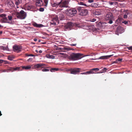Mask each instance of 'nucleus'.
<instances>
[{
    "instance_id": "1",
    "label": "nucleus",
    "mask_w": 132,
    "mask_h": 132,
    "mask_svg": "<svg viewBox=\"0 0 132 132\" xmlns=\"http://www.w3.org/2000/svg\"><path fill=\"white\" fill-rule=\"evenodd\" d=\"M83 54L79 53H73L70 56V58L72 60H75L79 59L83 57Z\"/></svg>"
},
{
    "instance_id": "2",
    "label": "nucleus",
    "mask_w": 132,
    "mask_h": 132,
    "mask_svg": "<svg viewBox=\"0 0 132 132\" xmlns=\"http://www.w3.org/2000/svg\"><path fill=\"white\" fill-rule=\"evenodd\" d=\"M106 20L109 21L108 23L110 24H112L113 23L112 20L113 19V14L110 12H108L106 14L104 18Z\"/></svg>"
},
{
    "instance_id": "3",
    "label": "nucleus",
    "mask_w": 132,
    "mask_h": 132,
    "mask_svg": "<svg viewBox=\"0 0 132 132\" xmlns=\"http://www.w3.org/2000/svg\"><path fill=\"white\" fill-rule=\"evenodd\" d=\"M77 10L79 12V14L80 15L85 16L88 14V10L86 9H82L81 7H78Z\"/></svg>"
},
{
    "instance_id": "4",
    "label": "nucleus",
    "mask_w": 132,
    "mask_h": 132,
    "mask_svg": "<svg viewBox=\"0 0 132 132\" xmlns=\"http://www.w3.org/2000/svg\"><path fill=\"white\" fill-rule=\"evenodd\" d=\"M17 17L21 19H24L26 16V13L23 10H21L19 13H18L16 15Z\"/></svg>"
},
{
    "instance_id": "5",
    "label": "nucleus",
    "mask_w": 132,
    "mask_h": 132,
    "mask_svg": "<svg viewBox=\"0 0 132 132\" xmlns=\"http://www.w3.org/2000/svg\"><path fill=\"white\" fill-rule=\"evenodd\" d=\"M45 64L43 63H37L34 64V68L37 70H39L44 67Z\"/></svg>"
},
{
    "instance_id": "6",
    "label": "nucleus",
    "mask_w": 132,
    "mask_h": 132,
    "mask_svg": "<svg viewBox=\"0 0 132 132\" xmlns=\"http://www.w3.org/2000/svg\"><path fill=\"white\" fill-rule=\"evenodd\" d=\"M1 17L2 18L1 20L3 23H10V22L8 21V19L6 17V15L5 14H0Z\"/></svg>"
},
{
    "instance_id": "7",
    "label": "nucleus",
    "mask_w": 132,
    "mask_h": 132,
    "mask_svg": "<svg viewBox=\"0 0 132 132\" xmlns=\"http://www.w3.org/2000/svg\"><path fill=\"white\" fill-rule=\"evenodd\" d=\"M68 11L67 13L68 15L71 17L74 16L77 13V10L74 9H69L68 10Z\"/></svg>"
},
{
    "instance_id": "8",
    "label": "nucleus",
    "mask_w": 132,
    "mask_h": 132,
    "mask_svg": "<svg viewBox=\"0 0 132 132\" xmlns=\"http://www.w3.org/2000/svg\"><path fill=\"white\" fill-rule=\"evenodd\" d=\"M80 69L79 68L71 69L70 70V71L71 74L74 75L78 74L80 71Z\"/></svg>"
},
{
    "instance_id": "9",
    "label": "nucleus",
    "mask_w": 132,
    "mask_h": 132,
    "mask_svg": "<svg viewBox=\"0 0 132 132\" xmlns=\"http://www.w3.org/2000/svg\"><path fill=\"white\" fill-rule=\"evenodd\" d=\"M13 48L14 51L18 53L21 51L22 47L19 46L14 45L13 47Z\"/></svg>"
},
{
    "instance_id": "10",
    "label": "nucleus",
    "mask_w": 132,
    "mask_h": 132,
    "mask_svg": "<svg viewBox=\"0 0 132 132\" xmlns=\"http://www.w3.org/2000/svg\"><path fill=\"white\" fill-rule=\"evenodd\" d=\"M61 1V3L59 6L60 7H68V1Z\"/></svg>"
},
{
    "instance_id": "11",
    "label": "nucleus",
    "mask_w": 132,
    "mask_h": 132,
    "mask_svg": "<svg viewBox=\"0 0 132 132\" xmlns=\"http://www.w3.org/2000/svg\"><path fill=\"white\" fill-rule=\"evenodd\" d=\"M102 11L99 9H97L93 11V14L94 15H99L101 14Z\"/></svg>"
},
{
    "instance_id": "12",
    "label": "nucleus",
    "mask_w": 132,
    "mask_h": 132,
    "mask_svg": "<svg viewBox=\"0 0 132 132\" xmlns=\"http://www.w3.org/2000/svg\"><path fill=\"white\" fill-rule=\"evenodd\" d=\"M35 1L37 6H41L43 5V3L42 0H35Z\"/></svg>"
},
{
    "instance_id": "13",
    "label": "nucleus",
    "mask_w": 132,
    "mask_h": 132,
    "mask_svg": "<svg viewBox=\"0 0 132 132\" xmlns=\"http://www.w3.org/2000/svg\"><path fill=\"white\" fill-rule=\"evenodd\" d=\"M99 70V69L98 68H93L92 69L88 71V74H93L95 73V72H93V71H95V72Z\"/></svg>"
},
{
    "instance_id": "14",
    "label": "nucleus",
    "mask_w": 132,
    "mask_h": 132,
    "mask_svg": "<svg viewBox=\"0 0 132 132\" xmlns=\"http://www.w3.org/2000/svg\"><path fill=\"white\" fill-rule=\"evenodd\" d=\"M74 25V24L71 22H68L66 25L67 28H72L73 26Z\"/></svg>"
},
{
    "instance_id": "15",
    "label": "nucleus",
    "mask_w": 132,
    "mask_h": 132,
    "mask_svg": "<svg viewBox=\"0 0 132 132\" xmlns=\"http://www.w3.org/2000/svg\"><path fill=\"white\" fill-rule=\"evenodd\" d=\"M113 55H109L104 56H101L99 58V59H107L108 58L111 57L112 56H113Z\"/></svg>"
},
{
    "instance_id": "16",
    "label": "nucleus",
    "mask_w": 132,
    "mask_h": 132,
    "mask_svg": "<svg viewBox=\"0 0 132 132\" xmlns=\"http://www.w3.org/2000/svg\"><path fill=\"white\" fill-rule=\"evenodd\" d=\"M6 4L10 8L14 6L13 3L12 1H7Z\"/></svg>"
},
{
    "instance_id": "17",
    "label": "nucleus",
    "mask_w": 132,
    "mask_h": 132,
    "mask_svg": "<svg viewBox=\"0 0 132 132\" xmlns=\"http://www.w3.org/2000/svg\"><path fill=\"white\" fill-rule=\"evenodd\" d=\"M59 18L60 20H63L64 18V13L62 12H60L59 15Z\"/></svg>"
},
{
    "instance_id": "18",
    "label": "nucleus",
    "mask_w": 132,
    "mask_h": 132,
    "mask_svg": "<svg viewBox=\"0 0 132 132\" xmlns=\"http://www.w3.org/2000/svg\"><path fill=\"white\" fill-rule=\"evenodd\" d=\"M21 68L23 69H25L27 70L30 69L31 68V66L30 65H28L27 66H22L21 67Z\"/></svg>"
},
{
    "instance_id": "19",
    "label": "nucleus",
    "mask_w": 132,
    "mask_h": 132,
    "mask_svg": "<svg viewBox=\"0 0 132 132\" xmlns=\"http://www.w3.org/2000/svg\"><path fill=\"white\" fill-rule=\"evenodd\" d=\"M52 21L54 22H56L57 23H59V21L58 19V18L57 16H55L52 19Z\"/></svg>"
},
{
    "instance_id": "20",
    "label": "nucleus",
    "mask_w": 132,
    "mask_h": 132,
    "mask_svg": "<svg viewBox=\"0 0 132 132\" xmlns=\"http://www.w3.org/2000/svg\"><path fill=\"white\" fill-rule=\"evenodd\" d=\"M33 25L34 26L40 28L43 26L42 24H38L36 23H33Z\"/></svg>"
},
{
    "instance_id": "21",
    "label": "nucleus",
    "mask_w": 132,
    "mask_h": 132,
    "mask_svg": "<svg viewBox=\"0 0 132 132\" xmlns=\"http://www.w3.org/2000/svg\"><path fill=\"white\" fill-rule=\"evenodd\" d=\"M123 28L122 27L119 26L117 27L116 29V31L118 33H120L121 32V30H122Z\"/></svg>"
},
{
    "instance_id": "22",
    "label": "nucleus",
    "mask_w": 132,
    "mask_h": 132,
    "mask_svg": "<svg viewBox=\"0 0 132 132\" xmlns=\"http://www.w3.org/2000/svg\"><path fill=\"white\" fill-rule=\"evenodd\" d=\"M0 48L1 49H2L3 50H6V51H9V50L8 47V46H1L0 47Z\"/></svg>"
},
{
    "instance_id": "23",
    "label": "nucleus",
    "mask_w": 132,
    "mask_h": 132,
    "mask_svg": "<svg viewBox=\"0 0 132 132\" xmlns=\"http://www.w3.org/2000/svg\"><path fill=\"white\" fill-rule=\"evenodd\" d=\"M59 69L58 68H52L50 70V71L52 72H54L58 70Z\"/></svg>"
},
{
    "instance_id": "24",
    "label": "nucleus",
    "mask_w": 132,
    "mask_h": 132,
    "mask_svg": "<svg viewBox=\"0 0 132 132\" xmlns=\"http://www.w3.org/2000/svg\"><path fill=\"white\" fill-rule=\"evenodd\" d=\"M47 57L48 58L54 59L55 58V57L53 55H50L49 54H47L46 55Z\"/></svg>"
},
{
    "instance_id": "25",
    "label": "nucleus",
    "mask_w": 132,
    "mask_h": 132,
    "mask_svg": "<svg viewBox=\"0 0 132 132\" xmlns=\"http://www.w3.org/2000/svg\"><path fill=\"white\" fill-rule=\"evenodd\" d=\"M51 5L53 7H55L59 5V4L55 3H51Z\"/></svg>"
},
{
    "instance_id": "26",
    "label": "nucleus",
    "mask_w": 132,
    "mask_h": 132,
    "mask_svg": "<svg viewBox=\"0 0 132 132\" xmlns=\"http://www.w3.org/2000/svg\"><path fill=\"white\" fill-rule=\"evenodd\" d=\"M7 70L8 71V72L9 71H11L13 72L14 71V68L12 67H11L10 68L7 69Z\"/></svg>"
},
{
    "instance_id": "27",
    "label": "nucleus",
    "mask_w": 132,
    "mask_h": 132,
    "mask_svg": "<svg viewBox=\"0 0 132 132\" xmlns=\"http://www.w3.org/2000/svg\"><path fill=\"white\" fill-rule=\"evenodd\" d=\"M44 2L45 4L44 6L46 7L47 6V5L48 3V0H44Z\"/></svg>"
},
{
    "instance_id": "28",
    "label": "nucleus",
    "mask_w": 132,
    "mask_h": 132,
    "mask_svg": "<svg viewBox=\"0 0 132 132\" xmlns=\"http://www.w3.org/2000/svg\"><path fill=\"white\" fill-rule=\"evenodd\" d=\"M116 2H112L110 1L109 2V4L111 5H112L113 4H116Z\"/></svg>"
},
{
    "instance_id": "29",
    "label": "nucleus",
    "mask_w": 132,
    "mask_h": 132,
    "mask_svg": "<svg viewBox=\"0 0 132 132\" xmlns=\"http://www.w3.org/2000/svg\"><path fill=\"white\" fill-rule=\"evenodd\" d=\"M13 57L12 56L9 55L8 56V59L11 61H12L13 60Z\"/></svg>"
},
{
    "instance_id": "30",
    "label": "nucleus",
    "mask_w": 132,
    "mask_h": 132,
    "mask_svg": "<svg viewBox=\"0 0 132 132\" xmlns=\"http://www.w3.org/2000/svg\"><path fill=\"white\" fill-rule=\"evenodd\" d=\"M8 19V21H11L13 17L11 16H8L7 17Z\"/></svg>"
},
{
    "instance_id": "31",
    "label": "nucleus",
    "mask_w": 132,
    "mask_h": 132,
    "mask_svg": "<svg viewBox=\"0 0 132 132\" xmlns=\"http://www.w3.org/2000/svg\"><path fill=\"white\" fill-rule=\"evenodd\" d=\"M21 68V67H16V68H14V71H16V70H20V68Z\"/></svg>"
},
{
    "instance_id": "32",
    "label": "nucleus",
    "mask_w": 132,
    "mask_h": 132,
    "mask_svg": "<svg viewBox=\"0 0 132 132\" xmlns=\"http://www.w3.org/2000/svg\"><path fill=\"white\" fill-rule=\"evenodd\" d=\"M42 70L43 72L48 71L49 70L47 69H42Z\"/></svg>"
},
{
    "instance_id": "33",
    "label": "nucleus",
    "mask_w": 132,
    "mask_h": 132,
    "mask_svg": "<svg viewBox=\"0 0 132 132\" xmlns=\"http://www.w3.org/2000/svg\"><path fill=\"white\" fill-rule=\"evenodd\" d=\"M26 55L27 56H34L35 55L32 54H26Z\"/></svg>"
},
{
    "instance_id": "34",
    "label": "nucleus",
    "mask_w": 132,
    "mask_h": 132,
    "mask_svg": "<svg viewBox=\"0 0 132 132\" xmlns=\"http://www.w3.org/2000/svg\"><path fill=\"white\" fill-rule=\"evenodd\" d=\"M64 51H68L70 50V49L69 48L67 47H64Z\"/></svg>"
},
{
    "instance_id": "35",
    "label": "nucleus",
    "mask_w": 132,
    "mask_h": 132,
    "mask_svg": "<svg viewBox=\"0 0 132 132\" xmlns=\"http://www.w3.org/2000/svg\"><path fill=\"white\" fill-rule=\"evenodd\" d=\"M122 60V59H118L116 60V61L117 62H121Z\"/></svg>"
},
{
    "instance_id": "36",
    "label": "nucleus",
    "mask_w": 132,
    "mask_h": 132,
    "mask_svg": "<svg viewBox=\"0 0 132 132\" xmlns=\"http://www.w3.org/2000/svg\"><path fill=\"white\" fill-rule=\"evenodd\" d=\"M44 9L43 8L41 7L39 9V11L41 12H43L44 11Z\"/></svg>"
},
{
    "instance_id": "37",
    "label": "nucleus",
    "mask_w": 132,
    "mask_h": 132,
    "mask_svg": "<svg viewBox=\"0 0 132 132\" xmlns=\"http://www.w3.org/2000/svg\"><path fill=\"white\" fill-rule=\"evenodd\" d=\"M88 72H87V71L86 72L81 73H80V74H81V75H84H84H87V74H88Z\"/></svg>"
},
{
    "instance_id": "38",
    "label": "nucleus",
    "mask_w": 132,
    "mask_h": 132,
    "mask_svg": "<svg viewBox=\"0 0 132 132\" xmlns=\"http://www.w3.org/2000/svg\"><path fill=\"white\" fill-rule=\"evenodd\" d=\"M79 4L80 5H84L85 6H86V5L84 4V3L82 2H80L79 3Z\"/></svg>"
},
{
    "instance_id": "39",
    "label": "nucleus",
    "mask_w": 132,
    "mask_h": 132,
    "mask_svg": "<svg viewBox=\"0 0 132 132\" xmlns=\"http://www.w3.org/2000/svg\"><path fill=\"white\" fill-rule=\"evenodd\" d=\"M21 1H19H19H16L15 2V4L17 5L19 4L20 3V2Z\"/></svg>"
},
{
    "instance_id": "40",
    "label": "nucleus",
    "mask_w": 132,
    "mask_h": 132,
    "mask_svg": "<svg viewBox=\"0 0 132 132\" xmlns=\"http://www.w3.org/2000/svg\"><path fill=\"white\" fill-rule=\"evenodd\" d=\"M127 48L129 50L132 51V46L128 47Z\"/></svg>"
},
{
    "instance_id": "41",
    "label": "nucleus",
    "mask_w": 132,
    "mask_h": 132,
    "mask_svg": "<svg viewBox=\"0 0 132 132\" xmlns=\"http://www.w3.org/2000/svg\"><path fill=\"white\" fill-rule=\"evenodd\" d=\"M96 4L93 3L92 4V6H96Z\"/></svg>"
},
{
    "instance_id": "42",
    "label": "nucleus",
    "mask_w": 132,
    "mask_h": 132,
    "mask_svg": "<svg viewBox=\"0 0 132 132\" xmlns=\"http://www.w3.org/2000/svg\"><path fill=\"white\" fill-rule=\"evenodd\" d=\"M123 18H127V15L126 14H124L123 15Z\"/></svg>"
},
{
    "instance_id": "43",
    "label": "nucleus",
    "mask_w": 132,
    "mask_h": 132,
    "mask_svg": "<svg viewBox=\"0 0 132 132\" xmlns=\"http://www.w3.org/2000/svg\"><path fill=\"white\" fill-rule=\"evenodd\" d=\"M107 70V69L105 68H103L102 69V70L103 71H105Z\"/></svg>"
},
{
    "instance_id": "44",
    "label": "nucleus",
    "mask_w": 132,
    "mask_h": 132,
    "mask_svg": "<svg viewBox=\"0 0 132 132\" xmlns=\"http://www.w3.org/2000/svg\"><path fill=\"white\" fill-rule=\"evenodd\" d=\"M61 52H66V51H64V48H62V49L61 50Z\"/></svg>"
},
{
    "instance_id": "45",
    "label": "nucleus",
    "mask_w": 132,
    "mask_h": 132,
    "mask_svg": "<svg viewBox=\"0 0 132 132\" xmlns=\"http://www.w3.org/2000/svg\"><path fill=\"white\" fill-rule=\"evenodd\" d=\"M61 1L59 2H56L55 3L59 4V5H60L61 4Z\"/></svg>"
},
{
    "instance_id": "46",
    "label": "nucleus",
    "mask_w": 132,
    "mask_h": 132,
    "mask_svg": "<svg viewBox=\"0 0 132 132\" xmlns=\"http://www.w3.org/2000/svg\"><path fill=\"white\" fill-rule=\"evenodd\" d=\"M4 63L5 64H8V62L7 61H4Z\"/></svg>"
},
{
    "instance_id": "47",
    "label": "nucleus",
    "mask_w": 132,
    "mask_h": 132,
    "mask_svg": "<svg viewBox=\"0 0 132 132\" xmlns=\"http://www.w3.org/2000/svg\"><path fill=\"white\" fill-rule=\"evenodd\" d=\"M88 2L89 3H92L93 2V0H88Z\"/></svg>"
},
{
    "instance_id": "48",
    "label": "nucleus",
    "mask_w": 132,
    "mask_h": 132,
    "mask_svg": "<svg viewBox=\"0 0 132 132\" xmlns=\"http://www.w3.org/2000/svg\"><path fill=\"white\" fill-rule=\"evenodd\" d=\"M70 45L71 46H76V44H70Z\"/></svg>"
},
{
    "instance_id": "49",
    "label": "nucleus",
    "mask_w": 132,
    "mask_h": 132,
    "mask_svg": "<svg viewBox=\"0 0 132 132\" xmlns=\"http://www.w3.org/2000/svg\"><path fill=\"white\" fill-rule=\"evenodd\" d=\"M117 63V62L116 61V60L115 61H113L112 62V64H114V63Z\"/></svg>"
},
{
    "instance_id": "50",
    "label": "nucleus",
    "mask_w": 132,
    "mask_h": 132,
    "mask_svg": "<svg viewBox=\"0 0 132 132\" xmlns=\"http://www.w3.org/2000/svg\"><path fill=\"white\" fill-rule=\"evenodd\" d=\"M4 61V60H0V63H2Z\"/></svg>"
},
{
    "instance_id": "51",
    "label": "nucleus",
    "mask_w": 132,
    "mask_h": 132,
    "mask_svg": "<svg viewBox=\"0 0 132 132\" xmlns=\"http://www.w3.org/2000/svg\"><path fill=\"white\" fill-rule=\"evenodd\" d=\"M59 30V29L58 28H56L55 29V31H57L58 30Z\"/></svg>"
},
{
    "instance_id": "52",
    "label": "nucleus",
    "mask_w": 132,
    "mask_h": 132,
    "mask_svg": "<svg viewBox=\"0 0 132 132\" xmlns=\"http://www.w3.org/2000/svg\"><path fill=\"white\" fill-rule=\"evenodd\" d=\"M8 72V71L7 70H7H3V72Z\"/></svg>"
},
{
    "instance_id": "53",
    "label": "nucleus",
    "mask_w": 132,
    "mask_h": 132,
    "mask_svg": "<svg viewBox=\"0 0 132 132\" xmlns=\"http://www.w3.org/2000/svg\"><path fill=\"white\" fill-rule=\"evenodd\" d=\"M3 10L0 9V13L2 12Z\"/></svg>"
},
{
    "instance_id": "54",
    "label": "nucleus",
    "mask_w": 132,
    "mask_h": 132,
    "mask_svg": "<svg viewBox=\"0 0 132 132\" xmlns=\"http://www.w3.org/2000/svg\"><path fill=\"white\" fill-rule=\"evenodd\" d=\"M92 26L89 25L88 26V27L90 29H91Z\"/></svg>"
},
{
    "instance_id": "55",
    "label": "nucleus",
    "mask_w": 132,
    "mask_h": 132,
    "mask_svg": "<svg viewBox=\"0 0 132 132\" xmlns=\"http://www.w3.org/2000/svg\"><path fill=\"white\" fill-rule=\"evenodd\" d=\"M34 40L36 42L37 40V39L36 38H35L34 39Z\"/></svg>"
},
{
    "instance_id": "56",
    "label": "nucleus",
    "mask_w": 132,
    "mask_h": 132,
    "mask_svg": "<svg viewBox=\"0 0 132 132\" xmlns=\"http://www.w3.org/2000/svg\"><path fill=\"white\" fill-rule=\"evenodd\" d=\"M42 51H41V50H40L39 51V52L40 53H42Z\"/></svg>"
},
{
    "instance_id": "57",
    "label": "nucleus",
    "mask_w": 132,
    "mask_h": 132,
    "mask_svg": "<svg viewBox=\"0 0 132 132\" xmlns=\"http://www.w3.org/2000/svg\"><path fill=\"white\" fill-rule=\"evenodd\" d=\"M3 33V31H0V35L2 34Z\"/></svg>"
},
{
    "instance_id": "58",
    "label": "nucleus",
    "mask_w": 132,
    "mask_h": 132,
    "mask_svg": "<svg viewBox=\"0 0 132 132\" xmlns=\"http://www.w3.org/2000/svg\"><path fill=\"white\" fill-rule=\"evenodd\" d=\"M32 59V58H29V59H28V61H29V60H31Z\"/></svg>"
},
{
    "instance_id": "59",
    "label": "nucleus",
    "mask_w": 132,
    "mask_h": 132,
    "mask_svg": "<svg viewBox=\"0 0 132 132\" xmlns=\"http://www.w3.org/2000/svg\"><path fill=\"white\" fill-rule=\"evenodd\" d=\"M124 23L125 24H126L127 23V21H124Z\"/></svg>"
},
{
    "instance_id": "60",
    "label": "nucleus",
    "mask_w": 132,
    "mask_h": 132,
    "mask_svg": "<svg viewBox=\"0 0 132 132\" xmlns=\"http://www.w3.org/2000/svg\"><path fill=\"white\" fill-rule=\"evenodd\" d=\"M62 49V48L60 47L58 48V49L59 50H60V51H61V50Z\"/></svg>"
},
{
    "instance_id": "61",
    "label": "nucleus",
    "mask_w": 132,
    "mask_h": 132,
    "mask_svg": "<svg viewBox=\"0 0 132 132\" xmlns=\"http://www.w3.org/2000/svg\"><path fill=\"white\" fill-rule=\"evenodd\" d=\"M2 114L1 113V111H0V116H2Z\"/></svg>"
},
{
    "instance_id": "62",
    "label": "nucleus",
    "mask_w": 132,
    "mask_h": 132,
    "mask_svg": "<svg viewBox=\"0 0 132 132\" xmlns=\"http://www.w3.org/2000/svg\"><path fill=\"white\" fill-rule=\"evenodd\" d=\"M60 54L61 55H63L64 54V53H60Z\"/></svg>"
},
{
    "instance_id": "63",
    "label": "nucleus",
    "mask_w": 132,
    "mask_h": 132,
    "mask_svg": "<svg viewBox=\"0 0 132 132\" xmlns=\"http://www.w3.org/2000/svg\"><path fill=\"white\" fill-rule=\"evenodd\" d=\"M35 52H37V53H38V51L37 50H36L35 51Z\"/></svg>"
},
{
    "instance_id": "64",
    "label": "nucleus",
    "mask_w": 132,
    "mask_h": 132,
    "mask_svg": "<svg viewBox=\"0 0 132 132\" xmlns=\"http://www.w3.org/2000/svg\"><path fill=\"white\" fill-rule=\"evenodd\" d=\"M95 20H95L94 19L93 20V21H95Z\"/></svg>"
}]
</instances>
